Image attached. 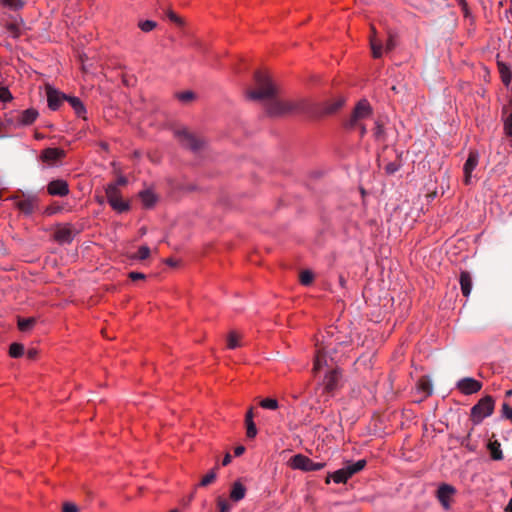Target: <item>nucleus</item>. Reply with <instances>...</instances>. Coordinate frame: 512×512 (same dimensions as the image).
I'll list each match as a JSON object with an SVG mask.
<instances>
[{
	"mask_svg": "<svg viewBox=\"0 0 512 512\" xmlns=\"http://www.w3.org/2000/svg\"><path fill=\"white\" fill-rule=\"evenodd\" d=\"M479 154L477 151L473 150L469 152L468 158L464 164V183L469 185L471 183V173L478 165Z\"/></svg>",
	"mask_w": 512,
	"mask_h": 512,
	"instance_id": "obj_14",
	"label": "nucleus"
},
{
	"mask_svg": "<svg viewBox=\"0 0 512 512\" xmlns=\"http://www.w3.org/2000/svg\"><path fill=\"white\" fill-rule=\"evenodd\" d=\"M66 101L71 105L74 109L77 116L85 118L86 109L78 97L67 96Z\"/></svg>",
	"mask_w": 512,
	"mask_h": 512,
	"instance_id": "obj_22",
	"label": "nucleus"
},
{
	"mask_svg": "<svg viewBox=\"0 0 512 512\" xmlns=\"http://www.w3.org/2000/svg\"><path fill=\"white\" fill-rule=\"evenodd\" d=\"M456 492V488L450 484L442 483L439 485L436 492V497L445 510L450 508L451 500Z\"/></svg>",
	"mask_w": 512,
	"mask_h": 512,
	"instance_id": "obj_10",
	"label": "nucleus"
},
{
	"mask_svg": "<svg viewBox=\"0 0 512 512\" xmlns=\"http://www.w3.org/2000/svg\"><path fill=\"white\" fill-rule=\"evenodd\" d=\"M149 256H150V248L148 246L143 245L138 249L137 254L135 256H133L132 258L138 259V260H145Z\"/></svg>",
	"mask_w": 512,
	"mask_h": 512,
	"instance_id": "obj_33",
	"label": "nucleus"
},
{
	"mask_svg": "<svg viewBox=\"0 0 512 512\" xmlns=\"http://www.w3.org/2000/svg\"><path fill=\"white\" fill-rule=\"evenodd\" d=\"M340 372L338 370L330 371L323 380V393L332 395L338 388Z\"/></svg>",
	"mask_w": 512,
	"mask_h": 512,
	"instance_id": "obj_13",
	"label": "nucleus"
},
{
	"mask_svg": "<svg viewBox=\"0 0 512 512\" xmlns=\"http://www.w3.org/2000/svg\"><path fill=\"white\" fill-rule=\"evenodd\" d=\"M10 200L15 202V206L25 215H31L38 207L39 199L36 194L18 191L12 195Z\"/></svg>",
	"mask_w": 512,
	"mask_h": 512,
	"instance_id": "obj_5",
	"label": "nucleus"
},
{
	"mask_svg": "<svg viewBox=\"0 0 512 512\" xmlns=\"http://www.w3.org/2000/svg\"><path fill=\"white\" fill-rule=\"evenodd\" d=\"M259 405L268 410H276L279 408V403L275 398H265L259 402Z\"/></svg>",
	"mask_w": 512,
	"mask_h": 512,
	"instance_id": "obj_27",
	"label": "nucleus"
},
{
	"mask_svg": "<svg viewBox=\"0 0 512 512\" xmlns=\"http://www.w3.org/2000/svg\"><path fill=\"white\" fill-rule=\"evenodd\" d=\"M47 191L52 196H66L69 193L68 183L62 179L53 180L47 185Z\"/></svg>",
	"mask_w": 512,
	"mask_h": 512,
	"instance_id": "obj_15",
	"label": "nucleus"
},
{
	"mask_svg": "<svg viewBox=\"0 0 512 512\" xmlns=\"http://www.w3.org/2000/svg\"><path fill=\"white\" fill-rule=\"evenodd\" d=\"M240 335L235 331L229 333L227 338V346L229 349H235L240 346Z\"/></svg>",
	"mask_w": 512,
	"mask_h": 512,
	"instance_id": "obj_28",
	"label": "nucleus"
},
{
	"mask_svg": "<svg viewBox=\"0 0 512 512\" xmlns=\"http://www.w3.org/2000/svg\"><path fill=\"white\" fill-rule=\"evenodd\" d=\"M170 512H178V511H177V510H172V511H170Z\"/></svg>",
	"mask_w": 512,
	"mask_h": 512,
	"instance_id": "obj_62",
	"label": "nucleus"
},
{
	"mask_svg": "<svg viewBox=\"0 0 512 512\" xmlns=\"http://www.w3.org/2000/svg\"><path fill=\"white\" fill-rule=\"evenodd\" d=\"M62 511L63 512H78L79 509H78L77 505H75L74 503L66 502L63 504Z\"/></svg>",
	"mask_w": 512,
	"mask_h": 512,
	"instance_id": "obj_45",
	"label": "nucleus"
},
{
	"mask_svg": "<svg viewBox=\"0 0 512 512\" xmlns=\"http://www.w3.org/2000/svg\"><path fill=\"white\" fill-rule=\"evenodd\" d=\"M246 495V488L245 486L239 482V481H236L233 483L232 487H231V491H230V499L234 502H238L240 500H242Z\"/></svg>",
	"mask_w": 512,
	"mask_h": 512,
	"instance_id": "obj_19",
	"label": "nucleus"
},
{
	"mask_svg": "<svg viewBox=\"0 0 512 512\" xmlns=\"http://www.w3.org/2000/svg\"><path fill=\"white\" fill-rule=\"evenodd\" d=\"M74 233L70 226H59L55 230L54 238L58 243H71L73 241Z\"/></svg>",
	"mask_w": 512,
	"mask_h": 512,
	"instance_id": "obj_16",
	"label": "nucleus"
},
{
	"mask_svg": "<svg viewBox=\"0 0 512 512\" xmlns=\"http://www.w3.org/2000/svg\"><path fill=\"white\" fill-rule=\"evenodd\" d=\"M313 273L311 271L305 270L300 273V282L303 285H310L313 281Z\"/></svg>",
	"mask_w": 512,
	"mask_h": 512,
	"instance_id": "obj_36",
	"label": "nucleus"
},
{
	"mask_svg": "<svg viewBox=\"0 0 512 512\" xmlns=\"http://www.w3.org/2000/svg\"><path fill=\"white\" fill-rule=\"evenodd\" d=\"M371 114V105L366 99H362L357 103L350 118L345 122V127L347 129H355L360 122L369 118Z\"/></svg>",
	"mask_w": 512,
	"mask_h": 512,
	"instance_id": "obj_6",
	"label": "nucleus"
},
{
	"mask_svg": "<svg viewBox=\"0 0 512 512\" xmlns=\"http://www.w3.org/2000/svg\"><path fill=\"white\" fill-rule=\"evenodd\" d=\"M460 286L462 294L468 297L472 289V278L469 272L462 271L460 274Z\"/></svg>",
	"mask_w": 512,
	"mask_h": 512,
	"instance_id": "obj_21",
	"label": "nucleus"
},
{
	"mask_svg": "<svg viewBox=\"0 0 512 512\" xmlns=\"http://www.w3.org/2000/svg\"><path fill=\"white\" fill-rule=\"evenodd\" d=\"M38 116V112L35 109H27L22 112L20 116V122L23 125L32 124Z\"/></svg>",
	"mask_w": 512,
	"mask_h": 512,
	"instance_id": "obj_24",
	"label": "nucleus"
},
{
	"mask_svg": "<svg viewBox=\"0 0 512 512\" xmlns=\"http://www.w3.org/2000/svg\"><path fill=\"white\" fill-rule=\"evenodd\" d=\"M1 3L13 10H18L24 6L23 0H1Z\"/></svg>",
	"mask_w": 512,
	"mask_h": 512,
	"instance_id": "obj_31",
	"label": "nucleus"
},
{
	"mask_svg": "<svg viewBox=\"0 0 512 512\" xmlns=\"http://www.w3.org/2000/svg\"><path fill=\"white\" fill-rule=\"evenodd\" d=\"M245 452V447L244 446H237L234 450V454L235 456H241L243 453Z\"/></svg>",
	"mask_w": 512,
	"mask_h": 512,
	"instance_id": "obj_51",
	"label": "nucleus"
},
{
	"mask_svg": "<svg viewBox=\"0 0 512 512\" xmlns=\"http://www.w3.org/2000/svg\"><path fill=\"white\" fill-rule=\"evenodd\" d=\"M367 462L364 459H360L356 462H346L344 467L341 469L329 473L326 477V483H330V480L332 479L335 483H346L349 478H351L354 474L360 472L364 469Z\"/></svg>",
	"mask_w": 512,
	"mask_h": 512,
	"instance_id": "obj_3",
	"label": "nucleus"
},
{
	"mask_svg": "<svg viewBox=\"0 0 512 512\" xmlns=\"http://www.w3.org/2000/svg\"><path fill=\"white\" fill-rule=\"evenodd\" d=\"M174 135L177 137L183 147L188 148L193 152L200 151L205 145V142L202 138L191 133L185 128L175 130Z\"/></svg>",
	"mask_w": 512,
	"mask_h": 512,
	"instance_id": "obj_7",
	"label": "nucleus"
},
{
	"mask_svg": "<svg viewBox=\"0 0 512 512\" xmlns=\"http://www.w3.org/2000/svg\"><path fill=\"white\" fill-rule=\"evenodd\" d=\"M345 103L343 97H338L325 102H312L307 99V106L313 110V112H307V117L311 119H319L328 115L336 113Z\"/></svg>",
	"mask_w": 512,
	"mask_h": 512,
	"instance_id": "obj_2",
	"label": "nucleus"
},
{
	"mask_svg": "<svg viewBox=\"0 0 512 512\" xmlns=\"http://www.w3.org/2000/svg\"><path fill=\"white\" fill-rule=\"evenodd\" d=\"M370 46L374 58H380L383 54L382 42L377 39V32L375 27L371 26Z\"/></svg>",
	"mask_w": 512,
	"mask_h": 512,
	"instance_id": "obj_17",
	"label": "nucleus"
},
{
	"mask_svg": "<svg viewBox=\"0 0 512 512\" xmlns=\"http://www.w3.org/2000/svg\"><path fill=\"white\" fill-rule=\"evenodd\" d=\"M254 81L256 89L248 90L247 97L252 100H266L265 109L269 116L280 117L289 114L307 116V112H313L307 106V99L291 101L276 98L277 88L267 73L256 71Z\"/></svg>",
	"mask_w": 512,
	"mask_h": 512,
	"instance_id": "obj_1",
	"label": "nucleus"
},
{
	"mask_svg": "<svg viewBox=\"0 0 512 512\" xmlns=\"http://www.w3.org/2000/svg\"><path fill=\"white\" fill-rule=\"evenodd\" d=\"M502 78L505 83H508L510 80V75H505L504 73H502Z\"/></svg>",
	"mask_w": 512,
	"mask_h": 512,
	"instance_id": "obj_57",
	"label": "nucleus"
},
{
	"mask_svg": "<svg viewBox=\"0 0 512 512\" xmlns=\"http://www.w3.org/2000/svg\"><path fill=\"white\" fill-rule=\"evenodd\" d=\"M217 506L219 512H230L231 510V504L223 497H218Z\"/></svg>",
	"mask_w": 512,
	"mask_h": 512,
	"instance_id": "obj_37",
	"label": "nucleus"
},
{
	"mask_svg": "<svg viewBox=\"0 0 512 512\" xmlns=\"http://www.w3.org/2000/svg\"><path fill=\"white\" fill-rule=\"evenodd\" d=\"M139 197L145 208H152L158 200L157 196L150 189L139 192Z\"/></svg>",
	"mask_w": 512,
	"mask_h": 512,
	"instance_id": "obj_20",
	"label": "nucleus"
},
{
	"mask_svg": "<svg viewBox=\"0 0 512 512\" xmlns=\"http://www.w3.org/2000/svg\"><path fill=\"white\" fill-rule=\"evenodd\" d=\"M504 131L506 135L512 136V114H510L504 122Z\"/></svg>",
	"mask_w": 512,
	"mask_h": 512,
	"instance_id": "obj_42",
	"label": "nucleus"
},
{
	"mask_svg": "<svg viewBox=\"0 0 512 512\" xmlns=\"http://www.w3.org/2000/svg\"><path fill=\"white\" fill-rule=\"evenodd\" d=\"M176 97L179 101L183 103H188L195 98V94L192 91H184L177 93Z\"/></svg>",
	"mask_w": 512,
	"mask_h": 512,
	"instance_id": "obj_32",
	"label": "nucleus"
},
{
	"mask_svg": "<svg viewBox=\"0 0 512 512\" xmlns=\"http://www.w3.org/2000/svg\"><path fill=\"white\" fill-rule=\"evenodd\" d=\"M54 211H55V208H52V210H47V212H48L49 214H53V212H54Z\"/></svg>",
	"mask_w": 512,
	"mask_h": 512,
	"instance_id": "obj_60",
	"label": "nucleus"
},
{
	"mask_svg": "<svg viewBox=\"0 0 512 512\" xmlns=\"http://www.w3.org/2000/svg\"><path fill=\"white\" fill-rule=\"evenodd\" d=\"M166 15L167 17L174 23L176 24H179L181 25L182 24V20L180 19V17H178L172 10L170 9H167L166 10Z\"/></svg>",
	"mask_w": 512,
	"mask_h": 512,
	"instance_id": "obj_44",
	"label": "nucleus"
},
{
	"mask_svg": "<svg viewBox=\"0 0 512 512\" xmlns=\"http://www.w3.org/2000/svg\"><path fill=\"white\" fill-rule=\"evenodd\" d=\"M253 418H254L253 407H250L248 409V411L246 412L245 421L253 420Z\"/></svg>",
	"mask_w": 512,
	"mask_h": 512,
	"instance_id": "obj_50",
	"label": "nucleus"
},
{
	"mask_svg": "<svg viewBox=\"0 0 512 512\" xmlns=\"http://www.w3.org/2000/svg\"><path fill=\"white\" fill-rule=\"evenodd\" d=\"M457 389H459L465 395H471L477 393L482 388V383L474 378L465 377L460 379L456 385Z\"/></svg>",
	"mask_w": 512,
	"mask_h": 512,
	"instance_id": "obj_11",
	"label": "nucleus"
},
{
	"mask_svg": "<svg viewBox=\"0 0 512 512\" xmlns=\"http://www.w3.org/2000/svg\"><path fill=\"white\" fill-rule=\"evenodd\" d=\"M7 30L12 34L13 37H18L20 34L19 26L16 23L7 24Z\"/></svg>",
	"mask_w": 512,
	"mask_h": 512,
	"instance_id": "obj_43",
	"label": "nucleus"
},
{
	"mask_svg": "<svg viewBox=\"0 0 512 512\" xmlns=\"http://www.w3.org/2000/svg\"><path fill=\"white\" fill-rule=\"evenodd\" d=\"M166 263L168 265H170V266H173V267L177 265V262L175 260L171 259V258L167 259Z\"/></svg>",
	"mask_w": 512,
	"mask_h": 512,
	"instance_id": "obj_56",
	"label": "nucleus"
},
{
	"mask_svg": "<svg viewBox=\"0 0 512 512\" xmlns=\"http://www.w3.org/2000/svg\"><path fill=\"white\" fill-rule=\"evenodd\" d=\"M326 363L325 355L318 353L316 355L315 361H314V367L313 370L315 372L319 371L322 366Z\"/></svg>",
	"mask_w": 512,
	"mask_h": 512,
	"instance_id": "obj_39",
	"label": "nucleus"
},
{
	"mask_svg": "<svg viewBox=\"0 0 512 512\" xmlns=\"http://www.w3.org/2000/svg\"><path fill=\"white\" fill-rule=\"evenodd\" d=\"M106 197L110 206L117 212H125L129 209L128 202L121 198V194L116 184H108L106 189Z\"/></svg>",
	"mask_w": 512,
	"mask_h": 512,
	"instance_id": "obj_8",
	"label": "nucleus"
},
{
	"mask_svg": "<svg viewBox=\"0 0 512 512\" xmlns=\"http://www.w3.org/2000/svg\"><path fill=\"white\" fill-rule=\"evenodd\" d=\"M356 128H359L361 137L366 134V127L362 124V122H360Z\"/></svg>",
	"mask_w": 512,
	"mask_h": 512,
	"instance_id": "obj_54",
	"label": "nucleus"
},
{
	"mask_svg": "<svg viewBox=\"0 0 512 512\" xmlns=\"http://www.w3.org/2000/svg\"><path fill=\"white\" fill-rule=\"evenodd\" d=\"M37 353H38V352H37V350H36V349H29V350L27 351V357H28L29 359H35V358H36V356H37Z\"/></svg>",
	"mask_w": 512,
	"mask_h": 512,
	"instance_id": "obj_52",
	"label": "nucleus"
},
{
	"mask_svg": "<svg viewBox=\"0 0 512 512\" xmlns=\"http://www.w3.org/2000/svg\"><path fill=\"white\" fill-rule=\"evenodd\" d=\"M246 435L248 438H255L257 435V428L253 420L245 421Z\"/></svg>",
	"mask_w": 512,
	"mask_h": 512,
	"instance_id": "obj_35",
	"label": "nucleus"
},
{
	"mask_svg": "<svg viewBox=\"0 0 512 512\" xmlns=\"http://www.w3.org/2000/svg\"><path fill=\"white\" fill-rule=\"evenodd\" d=\"M216 469L217 467L213 468L210 472H208L201 480V482L199 483V485L201 487H206L208 485H210L211 483H213L217 477V474H216Z\"/></svg>",
	"mask_w": 512,
	"mask_h": 512,
	"instance_id": "obj_30",
	"label": "nucleus"
},
{
	"mask_svg": "<svg viewBox=\"0 0 512 512\" xmlns=\"http://www.w3.org/2000/svg\"><path fill=\"white\" fill-rule=\"evenodd\" d=\"M128 183V180L124 176H120L114 184L118 186H125Z\"/></svg>",
	"mask_w": 512,
	"mask_h": 512,
	"instance_id": "obj_49",
	"label": "nucleus"
},
{
	"mask_svg": "<svg viewBox=\"0 0 512 512\" xmlns=\"http://www.w3.org/2000/svg\"><path fill=\"white\" fill-rule=\"evenodd\" d=\"M505 511L506 512H512V496H511V499L509 500L508 505L505 508Z\"/></svg>",
	"mask_w": 512,
	"mask_h": 512,
	"instance_id": "obj_55",
	"label": "nucleus"
},
{
	"mask_svg": "<svg viewBox=\"0 0 512 512\" xmlns=\"http://www.w3.org/2000/svg\"><path fill=\"white\" fill-rule=\"evenodd\" d=\"M340 283H341V285L344 284V279L342 277H340Z\"/></svg>",
	"mask_w": 512,
	"mask_h": 512,
	"instance_id": "obj_61",
	"label": "nucleus"
},
{
	"mask_svg": "<svg viewBox=\"0 0 512 512\" xmlns=\"http://www.w3.org/2000/svg\"><path fill=\"white\" fill-rule=\"evenodd\" d=\"M231 459H232L231 455L229 453H227L222 460V465L227 466L231 462Z\"/></svg>",
	"mask_w": 512,
	"mask_h": 512,
	"instance_id": "obj_53",
	"label": "nucleus"
},
{
	"mask_svg": "<svg viewBox=\"0 0 512 512\" xmlns=\"http://www.w3.org/2000/svg\"><path fill=\"white\" fill-rule=\"evenodd\" d=\"M64 156V151L59 148H47L42 151L41 159L47 163H54Z\"/></svg>",
	"mask_w": 512,
	"mask_h": 512,
	"instance_id": "obj_18",
	"label": "nucleus"
},
{
	"mask_svg": "<svg viewBox=\"0 0 512 512\" xmlns=\"http://www.w3.org/2000/svg\"><path fill=\"white\" fill-rule=\"evenodd\" d=\"M511 396H512V389L506 391V397H511Z\"/></svg>",
	"mask_w": 512,
	"mask_h": 512,
	"instance_id": "obj_58",
	"label": "nucleus"
},
{
	"mask_svg": "<svg viewBox=\"0 0 512 512\" xmlns=\"http://www.w3.org/2000/svg\"><path fill=\"white\" fill-rule=\"evenodd\" d=\"M418 388L425 393L426 396H430L433 392L431 380L427 376H423L419 379Z\"/></svg>",
	"mask_w": 512,
	"mask_h": 512,
	"instance_id": "obj_25",
	"label": "nucleus"
},
{
	"mask_svg": "<svg viewBox=\"0 0 512 512\" xmlns=\"http://www.w3.org/2000/svg\"><path fill=\"white\" fill-rule=\"evenodd\" d=\"M12 94L6 87H0V101L8 102L12 100Z\"/></svg>",
	"mask_w": 512,
	"mask_h": 512,
	"instance_id": "obj_40",
	"label": "nucleus"
},
{
	"mask_svg": "<svg viewBox=\"0 0 512 512\" xmlns=\"http://www.w3.org/2000/svg\"><path fill=\"white\" fill-rule=\"evenodd\" d=\"M35 322H36V319L33 317H30V318H20L19 317L17 324H18L19 330L25 332V331L30 330L33 327V325L35 324Z\"/></svg>",
	"mask_w": 512,
	"mask_h": 512,
	"instance_id": "obj_26",
	"label": "nucleus"
},
{
	"mask_svg": "<svg viewBox=\"0 0 512 512\" xmlns=\"http://www.w3.org/2000/svg\"><path fill=\"white\" fill-rule=\"evenodd\" d=\"M24 354V346L20 343H12L9 348V355L13 358H19Z\"/></svg>",
	"mask_w": 512,
	"mask_h": 512,
	"instance_id": "obj_29",
	"label": "nucleus"
},
{
	"mask_svg": "<svg viewBox=\"0 0 512 512\" xmlns=\"http://www.w3.org/2000/svg\"><path fill=\"white\" fill-rule=\"evenodd\" d=\"M487 447L493 460L499 461L503 459V453L499 441H490Z\"/></svg>",
	"mask_w": 512,
	"mask_h": 512,
	"instance_id": "obj_23",
	"label": "nucleus"
},
{
	"mask_svg": "<svg viewBox=\"0 0 512 512\" xmlns=\"http://www.w3.org/2000/svg\"><path fill=\"white\" fill-rule=\"evenodd\" d=\"M501 413L502 417L512 421V407L509 404L503 403Z\"/></svg>",
	"mask_w": 512,
	"mask_h": 512,
	"instance_id": "obj_41",
	"label": "nucleus"
},
{
	"mask_svg": "<svg viewBox=\"0 0 512 512\" xmlns=\"http://www.w3.org/2000/svg\"><path fill=\"white\" fill-rule=\"evenodd\" d=\"M383 126L380 125L379 123L376 124V127H375V131H374V135L377 139H380L383 135Z\"/></svg>",
	"mask_w": 512,
	"mask_h": 512,
	"instance_id": "obj_48",
	"label": "nucleus"
},
{
	"mask_svg": "<svg viewBox=\"0 0 512 512\" xmlns=\"http://www.w3.org/2000/svg\"><path fill=\"white\" fill-rule=\"evenodd\" d=\"M400 167H401L400 160L390 162L385 166V171L387 174H394L395 172H397L399 170Z\"/></svg>",
	"mask_w": 512,
	"mask_h": 512,
	"instance_id": "obj_38",
	"label": "nucleus"
},
{
	"mask_svg": "<svg viewBox=\"0 0 512 512\" xmlns=\"http://www.w3.org/2000/svg\"><path fill=\"white\" fill-rule=\"evenodd\" d=\"M290 465L294 469L303 471H318L325 466V463H316L305 455L297 454L290 459Z\"/></svg>",
	"mask_w": 512,
	"mask_h": 512,
	"instance_id": "obj_9",
	"label": "nucleus"
},
{
	"mask_svg": "<svg viewBox=\"0 0 512 512\" xmlns=\"http://www.w3.org/2000/svg\"><path fill=\"white\" fill-rule=\"evenodd\" d=\"M395 41L392 35H389L388 40L386 42L385 51L389 52L394 49L395 47Z\"/></svg>",
	"mask_w": 512,
	"mask_h": 512,
	"instance_id": "obj_47",
	"label": "nucleus"
},
{
	"mask_svg": "<svg viewBox=\"0 0 512 512\" xmlns=\"http://www.w3.org/2000/svg\"><path fill=\"white\" fill-rule=\"evenodd\" d=\"M495 407V401L492 396L481 398L477 404L471 408L470 417L474 424H480L484 418L492 415Z\"/></svg>",
	"mask_w": 512,
	"mask_h": 512,
	"instance_id": "obj_4",
	"label": "nucleus"
},
{
	"mask_svg": "<svg viewBox=\"0 0 512 512\" xmlns=\"http://www.w3.org/2000/svg\"><path fill=\"white\" fill-rule=\"evenodd\" d=\"M46 94H47V102L48 107L56 111L59 109L60 105L63 101H66L67 95L56 90L55 88L51 87L50 85L46 86Z\"/></svg>",
	"mask_w": 512,
	"mask_h": 512,
	"instance_id": "obj_12",
	"label": "nucleus"
},
{
	"mask_svg": "<svg viewBox=\"0 0 512 512\" xmlns=\"http://www.w3.org/2000/svg\"><path fill=\"white\" fill-rule=\"evenodd\" d=\"M54 211H55V208H52V210H47V212H48L49 214H53V212H54Z\"/></svg>",
	"mask_w": 512,
	"mask_h": 512,
	"instance_id": "obj_59",
	"label": "nucleus"
},
{
	"mask_svg": "<svg viewBox=\"0 0 512 512\" xmlns=\"http://www.w3.org/2000/svg\"><path fill=\"white\" fill-rule=\"evenodd\" d=\"M156 26H157V23H156L155 21H152V20L140 21V22H139V24H138V27H139L143 32H150V31H152Z\"/></svg>",
	"mask_w": 512,
	"mask_h": 512,
	"instance_id": "obj_34",
	"label": "nucleus"
},
{
	"mask_svg": "<svg viewBox=\"0 0 512 512\" xmlns=\"http://www.w3.org/2000/svg\"><path fill=\"white\" fill-rule=\"evenodd\" d=\"M128 276L132 281L144 280L146 278L145 274L135 271L130 272Z\"/></svg>",
	"mask_w": 512,
	"mask_h": 512,
	"instance_id": "obj_46",
	"label": "nucleus"
}]
</instances>
